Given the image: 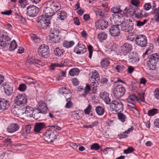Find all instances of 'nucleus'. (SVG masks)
Here are the masks:
<instances>
[{"label":"nucleus","instance_id":"f257e3e1","mask_svg":"<svg viewBox=\"0 0 159 159\" xmlns=\"http://www.w3.org/2000/svg\"><path fill=\"white\" fill-rule=\"evenodd\" d=\"M159 61V55L157 53L150 55L148 57L147 65L150 70H154L156 68L157 64Z\"/></svg>","mask_w":159,"mask_h":159},{"label":"nucleus","instance_id":"f03ea898","mask_svg":"<svg viewBox=\"0 0 159 159\" xmlns=\"http://www.w3.org/2000/svg\"><path fill=\"white\" fill-rule=\"evenodd\" d=\"M44 139L47 142H53L57 138L56 131L55 130H48L44 133Z\"/></svg>","mask_w":159,"mask_h":159},{"label":"nucleus","instance_id":"7ed1b4c3","mask_svg":"<svg viewBox=\"0 0 159 159\" xmlns=\"http://www.w3.org/2000/svg\"><path fill=\"white\" fill-rule=\"evenodd\" d=\"M27 100V97L25 94L23 93L19 94L15 98V104L17 106L22 107L26 104Z\"/></svg>","mask_w":159,"mask_h":159},{"label":"nucleus","instance_id":"20e7f679","mask_svg":"<svg viewBox=\"0 0 159 159\" xmlns=\"http://www.w3.org/2000/svg\"><path fill=\"white\" fill-rule=\"evenodd\" d=\"M120 25L121 30L125 32L131 31L134 29V24L130 19L126 20L122 22Z\"/></svg>","mask_w":159,"mask_h":159},{"label":"nucleus","instance_id":"39448f33","mask_svg":"<svg viewBox=\"0 0 159 159\" xmlns=\"http://www.w3.org/2000/svg\"><path fill=\"white\" fill-rule=\"evenodd\" d=\"M59 31L57 29H51L50 31L49 35L50 40L54 43H57L59 42L60 36L59 35Z\"/></svg>","mask_w":159,"mask_h":159},{"label":"nucleus","instance_id":"423d86ee","mask_svg":"<svg viewBox=\"0 0 159 159\" xmlns=\"http://www.w3.org/2000/svg\"><path fill=\"white\" fill-rule=\"evenodd\" d=\"M135 41L137 45L141 47H145L147 43V40L146 37L144 35L140 34L135 35Z\"/></svg>","mask_w":159,"mask_h":159},{"label":"nucleus","instance_id":"0eeeda50","mask_svg":"<svg viewBox=\"0 0 159 159\" xmlns=\"http://www.w3.org/2000/svg\"><path fill=\"white\" fill-rule=\"evenodd\" d=\"M51 19V17L46 16V15L43 14L38 17V22L43 29H45L50 24Z\"/></svg>","mask_w":159,"mask_h":159},{"label":"nucleus","instance_id":"6e6552de","mask_svg":"<svg viewBox=\"0 0 159 159\" xmlns=\"http://www.w3.org/2000/svg\"><path fill=\"white\" fill-rule=\"evenodd\" d=\"M125 92V89L121 85H117L114 89L113 94L114 97L120 98L123 96Z\"/></svg>","mask_w":159,"mask_h":159},{"label":"nucleus","instance_id":"1a4fd4ad","mask_svg":"<svg viewBox=\"0 0 159 159\" xmlns=\"http://www.w3.org/2000/svg\"><path fill=\"white\" fill-rule=\"evenodd\" d=\"M26 14L30 17H34L36 16L39 12V8L33 5L28 6L26 9Z\"/></svg>","mask_w":159,"mask_h":159},{"label":"nucleus","instance_id":"9d476101","mask_svg":"<svg viewBox=\"0 0 159 159\" xmlns=\"http://www.w3.org/2000/svg\"><path fill=\"white\" fill-rule=\"evenodd\" d=\"M11 39L6 32L0 34V46L4 48L7 46L10 42Z\"/></svg>","mask_w":159,"mask_h":159},{"label":"nucleus","instance_id":"9b49d317","mask_svg":"<svg viewBox=\"0 0 159 159\" xmlns=\"http://www.w3.org/2000/svg\"><path fill=\"white\" fill-rule=\"evenodd\" d=\"M39 55L44 58H47L49 55V48L46 45H41L39 47Z\"/></svg>","mask_w":159,"mask_h":159},{"label":"nucleus","instance_id":"f8f14e48","mask_svg":"<svg viewBox=\"0 0 159 159\" xmlns=\"http://www.w3.org/2000/svg\"><path fill=\"white\" fill-rule=\"evenodd\" d=\"M112 107H114L115 111L120 112L123 110V105L122 102L118 100L112 101L111 103Z\"/></svg>","mask_w":159,"mask_h":159},{"label":"nucleus","instance_id":"ddd939ff","mask_svg":"<svg viewBox=\"0 0 159 159\" xmlns=\"http://www.w3.org/2000/svg\"><path fill=\"white\" fill-rule=\"evenodd\" d=\"M86 49L85 46L79 42L74 48V52L77 54H83L86 52Z\"/></svg>","mask_w":159,"mask_h":159},{"label":"nucleus","instance_id":"4468645a","mask_svg":"<svg viewBox=\"0 0 159 159\" xmlns=\"http://www.w3.org/2000/svg\"><path fill=\"white\" fill-rule=\"evenodd\" d=\"M47 5L52 9L55 12L60 10L61 6L59 2L54 1H49L47 2Z\"/></svg>","mask_w":159,"mask_h":159},{"label":"nucleus","instance_id":"2eb2a0df","mask_svg":"<svg viewBox=\"0 0 159 159\" xmlns=\"http://www.w3.org/2000/svg\"><path fill=\"white\" fill-rule=\"evenodd\" d=\"M107 21L103 19L98 20L95 22V24L98 29L103 30L106 28L108 25Z\"/></svg>","mask_w":159,"mask_h":159},{"label":"nucleus","instance_id":"dca6fc26","mask_svg":"<svg viewBox=\"0 0 159 159\" xmlns=\"http://www.w3.org/2000/svg\"><path fill=\"white\" fill-rule=\"evenodd\" d=\"M129 62L133 64L136 63L139 61V58L136 52H131L128 55Z\"/></svg>","mask_w":159,"mask_h":159},{"label":"nucleus","instance_id":"f3484780","mask_svg":"<svg viewBox=\"0 0 159 159\" xmlns=\"http://www.w3.org/2000/svg\"><path fill=\"white\" fill-rule=\"evenodd\" d=\"M132 45L127 43H125L120 47V50L121 52L125 55L128 53H129V52L132 50Z\"/></svg>","mask_w":159,"mask_h":159},{"label":"nucleus","instance_id":"a211bd4d","mask_svg":"<svg viewBox=\"0 0 159 159\" xmlns=\"http://www.w3.org/2000/svg\"><path fill=\"white\" fill-rule=\"evenodd\" d=\"M109 31L111 35L114 37L118 36L120 34L119 28L117 25L111 26L109 29Z\"/></svg>","mask_w":159,"mask_h":159},{"label":"nucleus","instance_id":"6ab92c4d","mask_svg":"<svg viewBox=\"0 0 159 159\" xmlns=\"http://www.w3.org/2000/svg\"><path fill=\"white\" fill-rule=\"evenodd\" d=\"M59 93L63 95L66 101L70 99L71 97V93L70 91L66 88L62 87L59 89Z\"/></svg>","mask_w":159,"mask_h":159},{"label":"nucleus","instance_id":"aec40b11","mask_svg":"<svg viewBox=\"0 0 159 159\" xmlns=\"http://www.w3.org/2000/svg\"><path fill=\"white\" fill-rule=\"evenodd\" d=\"M16 105L15 104L12 108L11 110L13 114L16 116L23 114L24 112V109H23V108H22V107Z\"/></svg>","mask_w":159,"mask_h":159},{"label":"nucleus","instance_id":"412c9836","mask_svg":"<svg viewBox=\"0 0 159 159\" xmlns=\"http://www.w3.org/2000/svg\"><path fill=\"white\" fill-rule=\"evenodd\" d=\"M139 10V8H135L132 6H129L126 7L123 11L124 13L129 14L132 16L134 15V14Z\"/></svg>","mask_w":159,"mask_h":159},{"label":"nucleus","instance_id":"4be33fe9","mask_svg":"<svg viewBox=\"0 0 159 159\" xmlns=\"http://www.w3.org/2000/svg\"><path fill=\"white\" fill-rule=\"evenodd\" d=\"M37 108L39 109L42 113L45 114L47 113L48 108L46 103L43 101L39 102L38 103Z\"/></svg>","mask_w":159,"mask_h":159},{"label":"nucleus","instance_id":"5701e85b","mask_svg":"<svg viewBox=\"0 0 159 159\" xmlns=\"http://www.w3.org/2000/svg\"><path fill=\"white\" fill-rule=\"evenodd\" d=\"M43 14L46 15V16L51 17L55 13V11L52 9L47 5L46 7L43 10Z\"/></svg>","mask_w":159,"mask_h":159},{"label":"nucleus","instance_id":"b1692460","mask_svg":"<svg viewBox=\"0 0 159 159\" xmlns=\"http://www.w3.org/2000/svg\"><path fill=\"white\" fill-rule=\"evenodd\" d=\"M100 97L107 104L111 103V99L109 98V94L107 92L104 91L101 92L100 93Z\"/></svg>","mask_w":159,"mask_h":159},{"label":"nucleus","instance_id":"393cba45","mask_svg":"<svg viewBox=\"0 0 159 159\" xmlns=\"http://www.w3.org/2000/svg\"><path fill=\"white\" fill-rule=\"evenodd\" d=\"M123 16V15H112V18H111L112 19L113 21L116 24V25L119 26L122 23V21H121V19Z\"/></svg>","mask_w":159,"mask_h":159},{"label":"nucleus","instance_id":"a878e982","mask_svg":"<svg viewBox=\"0 0 159 159\" xmlns=\"http://www.w3.org/2000/svg\"><path fill=\"white\" fill-rule=\"evenodd\" d=\"M9 107V102L5 99H1L0 100V110H4L8 109Z\"/></svg>","mask_w":159,"mask_h":159},{"label":"nucleus","instance_id":"bb28decb","mask_svg":"<svg viewBox=\"0 0 159 159\" xmlns=\"http://www.w3.org/2000/svg\"><path fill=\"white\" fill-rule=\"evenodd\" d=\"M46 127V125L43 123L40 122L35 124L34 131L37 133H39L41 130Z\"/></svg>","mask_w":159,"mask_h":159},{"label":"nucleus","instance_id":"cd10ccee","mask_svg":"<svg viewBox=\"0 0 159 159\" xmlns=\"http://www.w3.org/2000/svg\"><path fill=\"white\" fill-rule=\"evenodd\" d=\"M19 128L18 124L16 123L11 124L8 127L7 130L10 133H12L17 131Z\"/></svg>","mask_w":159,"mask_h":159},{"label":"nucleus","instance_id":"c85d7f7f","mask_svg":"<svg viewBox=\"0 0 159 159\" xmlns=\"http://www.w3.org/2000/svg\"><path fill=\"white\" fill-rule=\"evenodd\" d=\"M111 11L112 13L114 14L112 15H123V11L120 9L119 6H115L113 7L111 9Z\"/></svg>","mask_w":159,"mask_h":159},{"label":"nucleus","instance_id":"c756f323","mask_svg":"<svg viewBox=\"0 0 159 159\" xmlns=\"http://www.w3.org/2000/svg\"><path fill=\"white\" fill-rule=\"evenodd\" d=\"M90 82H93L96 80L98 81L100 80V77L98 72L95 70H93L92 71V76L90 78Z\"/></svg>","mask_w":159,"mask_h":159},{"label":"nucleus","instance_id":"7c9ffc66","mask_svg":"<svg viewBox=\"0 0 159 159\" xmlns=\"http://www.w3.org/2000/svg\"><path fill=\"white\" fill-rule=\"evenodd\" d=\"M3 88L5 93L7 95H10L12 93V88L11 87L10 85L9 84H6L4 85Z\"/></svg>","mask_w":159,"mask_h":159},{"label":"nucleus","instance_id":"2f4dec72","mask_svg":"<svg viewBox=\"0 0 159 159\" xmlns=\"http://www.w3.org/2000/svg\"><path fill=\"white\" fill-rule=\"evenodd\" d=\"M27 61L30 64H34V63L39 64L40 61L35 58L33 56H29L27 58Z\"/></svg>","mask_w":159,"mask_h":159},{"label":"nucleus","instance_id":"473e14b6","mask_svg":"<svg viewBox=\"0 0 159 159\" xmlns=\"http://www.w3.org/2000/svg\"><path fill=\"white\" fill-rule=\"evenodd\" d=\"M42 113L41 111L38 109L37 108H34L33 112V116L31 117H33L36 120L39 119L41 116V114Z\"/></svg>","mask_w":159,"mask_h":159},{"label":"nucleus","instance_id":"72a5a7b5","mask_svg":"<svg viewBox=\"0 0 159 159\" xmlns=\"http://www.w3.org/2000/svg\"><path fill=\"white\" fill-rule=\"evenodd\" d=\"M129 104L127 105L128 108L130 109L134 114L136 115L137 114H139L138 111L135 108V103H129Z\"/></svg>","mask_w":159,"mask_h":159},{"label":"nucleus","instance_id":"f704fd0d","mask_svg":"<svg viewBox=\"0 0 159 159\" xmlns=\"http://www.w3.org/2000/svg\"><path fill=\"white\" fill-rule=\"evenodd\" d=\"M23 108V109H24V113L26 114L27 116L31 117V116H33V110L34 109L33 107L28 106L26 107L25 108Z\"/></svg>","mask_w":159,"mask_h":159},{"label":"nucleus","instance_id":"c9c22d12","mask_svg":"<svg viewBox=\"0 0 159 159\" xmlns=\"http://www.w3.org/2000/svg\"><path fill=\"white\" fill-rule=\"evenodd\" d=\"M75 43L73 41H68L67 40H64L62 43V45L66 48H69L72 47Z\"/></svg>","mask_w":159,"mask_h":159},{"label":"nucleus","instance_id":"e433bc0d","mask_svg":"<svg viewBox=\"0 0 159 159\" xmlns=\"http://www.w3.org/2000/svg\"><path fill=\"white\" fill-rule=\"evenodd\" d=\"M137 99L138 98L134 94H132L128 97V98L127 99V102L128 103H135Z\"/></svg>","mask_w":159,"mask_h":159},{"label":"nucleus","instance_id":"4c0bfd02","mask_svg":"<svg viewBox=\"0 0 159 159\" xmlns=\"http://www.w3.org/2000/svg\"><path fill=\"white\" fill-rule=\"evenodd\" d=\"M154 19L156 21H159V6L153 10L152 13Z\"/></svg>","mask_w":159,"mask_h":159},{"label":"nucleus","instance_id":"58836bf2","mask_svg":"<svg viewBox=\"0 0 159 159\" xmlns=\"http://www.w3.org/2000/svg\"><path fill=\"white\" fill-rule=\"evenodd\" d=\"M95 110L97 114L99 116L103 115L105 111L104 108L101 106H98L96 107Z\"/></svg>","mask_w":159,"mask_h":159},{"label":"nucleus","instance_id":"ea45409f","mask_svg":"<svg viewBox=\"0 0 159 159\" xmlns=\"http://www.w3.org/2000/svg\"><path fill=\"white\" fill-rule=\"evenodd\" d=\"M100 82V80L98 81V80H94L93 82H91V86L93 92H95L97 90V87L99 84Z\"/></svg>","mask_w":159,"mask_h":159},{"label":"nucleus","instance_id":"a19ab883","mask_svg":"<svg viewBox=\"0 0 159 159\" xmlns=\"http://www.w3.org/2000/svg\"><path fill=\"white\" fill-rule=\"evenodd\" d=\"M107 34L103 32H99L97 38L101 41L105 40L107 38Z\"/></svg>","mask_w":159,"mask_h":159},{"label":"nucleus","instance_id":"79ce46f5","mask_svg":"<svg viewBox=\"0 0 159 159\" xmlns=\"http://www.w3.org/2000/svg\"><path fill=\"white\" fill-rule=\"evenodd\" d=\"M54 52L56 55L60 57L63 55L64 50L61 48H57L54 50Z\"/></svg>","mask_w":159,"mask_h":159},{"label":"nucleus","instance_id":"37998d69","mask_svg":"<svg viewBox=\"0 0 159 159\" xmlns=\"http://www.w3.org/2000/svg\"><path fill=\"white\" fill-rule=\"evenodd\" d=\"M80 72V70L78 68H73L70 69L69 71V75L72 76L77 75Z\"/></svg>","mask_w":159,"mask_h":159},{"label":"nucleus","instance_id":"c03bdc74","mask_svg":"<svg viewBox=\"0 0 159 159\" xmlns=\"http://www.w3.org/2000/svg\"><path fill=\"white\" fill-rule=\"evenodd\" d=\"M17 47V45L16 42L15 40H13L10 43L8 50L10 51H13Z\"/></svg>","mask_w":159,"mask_h":159},{"label":"nucleus","instance_id":"a18cd8bd","mask_svg":"<svg viewBox=\"0 0 159 159\" xmlns=\"http://www.w3.org/2000/svg\"><path fill=\"white\" fill-rule=\"evenodd\" d=\"M117 116L118 119L121 122L124 123L127 117L126 116L122 113H118Z\"/></svg>","mask_w":159,"mask_h":159},{"label":"nucleus","instance_id":"49530a36","mask_svg":"<svg viewBox=\"0 0 159 159\" xmlns=\"http://www.w3.org/2000/svg\"><path fill=\"white\" fill-rule=\"evenodd\" d=\"M110 61L107 58H104L101 61V64L102 66L103 67H106L109 66L110 64Z\"/></svg>","mask_w":159,"mask_h":159},{"label":"nucleus","instance_id":"de8ad7c7","mask_svg":"<svg viewBox=\"0 0 159 159\" xmlns=\"http://www.w3.org/2000/svg\"><path fill=\"white\" fill-rule=\"evenodd\" d=\"M64 66L63 64L61 63L60 64L57 63H52L49 67L50 69L52 70H54L56 67H61Z\"/></svg>","mask_w":159,"mask_h":159},{"label":"nucleus","instance_id":"09e8293b","mask_svg":"<svg viewBox=\"0 0 159 159\" xmlns=\"http://www.w3.org/2000/svg\"><path fill=\"white\" fill-rule=\"evenodd\" d=\"M58 18L61 20H64L67 17V14L64 11H61L59 14Z\"/></svg>","mask_w":159,"mask_h":159},{"label":"nucleus","instance_id":"8fccbe9b","mask_svg":"<svg viewBox=\"0 0 159 159\" xmlns=\"http://www.w3.org/2000/svg\"><path fill=\"white\" fill-rule=\"evenodd\" d=\"M158 110L157 109L153 108L148 112V115L149 116H152L158 113Z\"/></svg>","mask_w":159,"mask_h":159},{"label":"nucleus","instance_id":"3c124183","mask_svg":"<svg viewBox=\"0 0 159 159\" xmlns=\"http://www.w3.org/2000/svg\"><path fill=\"white\" fill-rule=\"evenodd\" d=\"M94 11L96 13V15L99 18H105V15L103 12L97 8L94 9Z\"/></svg>","mask_w":159,"mask_h":159},{"label":"nucleus","instance_id":"603ef678","mask_svg":"<svg viewBox=\"0 0 159 159\" xmlns=\"http://www.w3.org/2000/svg\"><path fill=\"white\" fill-rule=\"evenodd\" d=\"M24 81L26 84L29 85H30L32 84H34L36 82V81L35 80L29 77L25 79Z\"/></svg>","mask_w":159,"mask_h":159},{"label":"nucleus","instance_id":"864d4df0","mask_svg":"<svg viewBox=\"0 0 159 159\" xmlns=\"http://www.w3.org/2000/svg\"><path fill=\"white\" fill-rule=\"evenodd\" d=\"M30 37L31 39L36 43H38L40 42V39L35 34H30Z\"/></svg>","mask_w":159,"mask_h":159},{"label":"nucleus","instance_id":"5fc2aeb1","mask_svg":"<svg viewBox=\"0 0 159 159\" xmlns=\"http://www.w3.org/2000/svg\"><path fill=\"white\" fill-rule=\"evenodd\" d=\"M90 89L91 88L90 86L88 84L87 85L84 89V93L82 94V95L85 97V96L88 94L90 90Z\"/></svg>","mask_w":159,"mask_h":159},{"label":"nucleus","instance_id":"6e6d98bb","mask_svg":"<svg viewBox=\"0 0 159 159\" xmlns=\"http://www.w3.org/2000/svg\"><path fill=\"white\" fill-rule=\"evenodd\" d=\"M130 2L134 6L138 8L139 7L140 3V2L139 0H131Z\"/></svg>","mask_w":159,"mask_h":159},{"label":"nucleus","instance_id":"4d7b16f0","mask_svg":"<svg viewBox=\"0 0 159 159\" xmlns=\"http://www.w3.org/2000/svg\"><path fill=\"white\" fill-rule=\"evenodd\" d=\"M26 86L25 84H21L19 85L18 89L21 92H24L26 90Z\"/></svg>","mask_w":159,"mask_h":159},{"label":"nucleus","instance_id":"13d9d810","mask_svg":"<svg viewBox=\"0 0 159 159\" xmlns=\"http://www.w3.org/2000/svg\"><path fill=\"white\" fill-rule=\"evenodd\" d=\"M125 67L122 64H120L116 66L115 67L116 70L118 72H120L122 71Z\"/></svg>","mask_w":159,"mask_h":159},{"label":"nucleus","instance_id":"bf43d9fd","mask_svg":"<svg viewBox=\"0 0 159 159\" xmlns=\"http://www.w3.org/2000/svg\"><path fill=\"white\" fill-rule=\"evenodd\" d=\"M18 2L20 3L21 7L24 8L27 5L26 0H19Z\"/></svg>","mask_w":159,"mask_h":159},{"label":"nucleus","instance_id":"052dcab7","mask_svg":"<svg viewBox=\"0 0 159 159\" xmlns=\"http://www.w3.org/2000/svg\"><path fill=\"white\" fill-rule=\"evenodd\" d=\"M153 95L156 99H159V88L155 89L153 92Z\"/></svg>","mask_w":159,"mask_h":159},{"label":"nucleus","instance_id":"680f3d73","mask_svg":"<svg viewBox=\"0 0 159 159\" xmlns=\"http://www.w3.org/2000/svg\"><path fill=\"white\" fill-rule=\"evenodd\" d=\"M147 21V20L145 19L143 21L140 20L136 21V25L138 27H140L143 26Z\"/></svg>","mask_w":159,"mask_h":159},{"label":"nucleus","instance_id":"e2e57ef3","mask_svg":"<svg viewBox=\"0 0 159 159\" xmlns=\"http://www.w3.org/2000/svg\"><path fill=\"white\" fill-rule=\"evenodd\" d=\"M93 47L91 45H89L88 47V49L89 52V57L91 59L92 58V55L93 54Z\"/></svg>","mask_w":159,"mask_h":159},{"label":"nucleus","instance_id":"0e129e2a","mask_svg":"<svg viewBox=\"0 0 159 159\" xmlns=\"http://www.w3.org/2000/svg\"><path fill=\"white\" fill-rule=\"evenodd\" d=\"M142 12V11H141L140 12H136L134 14V15L135 16V18L138 19H141L143 18V15Z\"/></svg>","mask_w":159,"mask_h":159},{"label":"nucleus","instance_id":"69168bd1","mask_svg":"<svg viewBox=\"0 0 159 159\" xmlns=\"http://www.w3.org/2000/svg\"><path fill=\"white\" fill-rule=\"evenodd\" d=\"M152 8V6L150 3H145L143 6V8L146 11H148Z\"/></svg>","mask_w":159,"mask_h":159},{"label":"nucleus","instance_id":"338daca9","mask_svg":"<svg viewBox=\"0 0 159 159\" xmlns=\"http://www.w3.org/2000/svg\"><path fill=\"white\" fill-rule=\"evenodd\" d=\"M100 148V146L98 145V143H95L93 144L91 146L90 149L91 150H96L99 149Z\"/></svg>","mask_w":159,"mask_h":159},{"label":"nucleus","instance_id":"774afa93","mask_svg":"<svg viewBox=\"0 0 159 159\" xmlns=\"http://www.w3.org/2000/svg\"><path fill=\"white\" fill-rule=\"evenodd\" d=\"M128 132H127V131H125L124 132L119 134L118 136L119 139L125 138L128 136Z\"/></svg>","mask_w":159,"mask_h":159}]
</instances>
